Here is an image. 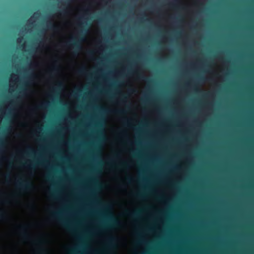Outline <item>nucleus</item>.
<instances>
[{
    "instance_id": "nucleus-12",
    "label": "nucleus",
    "mask_w": 254,
    "mask_h": 254,
    "mask_svg": "<svg viewBox=\"0 0 254 254\" xmlns=\"http://www.w3.org/2000/svg\"><path fill=\"white\" fill-rule=\"evenodd\" d=\"M121 165V166L124 169H127L129 167L128 163L126 161L122 162Z\"/></svg>"
},
{
    "instance_id": "nucleus-7",
    "label": "nucleus",
    "mask_w": 254,
    "mask_h": 254,
    "mask_svg": "<svg viewBox=\"0 0 254 254\" xmlns=\"http://www.w3.org/2000/svg\"><path fill=\"white\" fill-rule=\"evenodd\" d=\"M140 213V211H135L132 213H130L129 211L126 210L125 212V214L127 215L130 216L132 217H135L138 216Z\"/></svg>"
},
{
    "instance_id": "nucleus-19",
    "label": "nucleus",
    "mask_w": 254,
    "mask_h": 254,
    "mask_svg": "<svg viewBox=\"0 0 254 254\" xmlns=\"http://www.w3.org/2000/svg\"><path fill=\"white\" fill-rule=\"evenodd\" d=\"M122 97L123 99H127V96L125 95V94H122Z\"/></svg>"
},
{
    "instance_id": "nucleus-27",
    "label": "nucleus",
    "mask_w": 254,
    "mask_h": 254,
    "mask_svg": "<svg viewBox=\"0 0 254 254\" xmlns=\"http://www.w3.org/2000/svg\"><path fill=\"white\" fill-rule=\"evenodd\" d=\"M85 19L84 16L80 17L79 18V20H82V19Z\"/></svg>"
},
{
    "instance_id": "nucleus-18",
    "label": "nucleus",
    "mask_w": 254,
    "mask_h": 254,
    "mask_svg": "<svg viewBox=\"0 0 254 254\" xmlns=\"http://www.w3.org/2000/svg\"><path fill=\"white\" fill-rule=\"evenodd\" d=\"M29 150H30L29 154H35V152H34V151L32 149H31L30 147H29Z\"/></svg>"
},
{
    "instance_id": "nucleus-23",
    "label": "nucleus",
    "mask_w": 254,
    "mask_h": 254,
    "mask_svg": "<svg viewBox=\"0 0 254 254\" xmlns=\"http://www.w3.org/2000/svg\"><path fill=\"white\" fill-rule=\"evenodd\" d=\"M66 13V11L64 9H63L61 12V14H62V13H64V14H65Z\"/></svg>"
},
{
    "instance_id": "nucleus-35",
    "label": "nucleus",
    "mask_w": 254,
    "mask_h": 254,
    "mask_svg": "<svg viewBox=\"0 0 254 254\" xmlns=\"http://www.w3.org/2000/svg\"><path fill=\"white\" fill-rule=\"evenodd\" d=\"M112 114H113V113H114V110H113V108H112Z\"/></svg>"
},
{
    "instance_id": "nucleus-32",
    "label": "nucleus",
    "mask_w": 254,
    "mask_h": 254,
    "mask_svg": "<svg viewBox=\"0 0 254 254\" xmlns=\"http://www.w3.org/2000/svg\"><path fill=\"white\" fill-rule=\"evenodd\" d=\"M88 11V9H86V10H85V12H86V13H87Z\"/></svg>"
},
{
    "instance_id": "nucleus-10",
    "label": "nucleus",
    "mask_w": 254,
    "mask_h": 254,
    "mask_svg": "<svg viewBox=\"0 0 254 254\" xmlns=\"http://www.w3.org/2000/svg\"><path fill=\"white\" fill-rule=\"evenodd\" d=\"M180 4V2L178 0H175L170 3V5L173 7L177 8Z\"/></svg>"
},
{
    "instance_id": "nucleus-8",
    "label": "nucleus",
    "mask_w": 254,
    "mask_h": 254,
    "mask_svg": "<svg viewBox=\"0 0 254 254\" xmlns=\"http://www.w3.org/2000/svg\"><path fill=\"white\" fill-rule=\"evenodd\" d=\"M36 165L41 167L45 166V162L42 161H40L38 162H35L34 163L30 165L29 167L32 168V167H35Z\"/></svg>"
},
{
    "instance_id": "nucleus-30",
    "label": "nucleus",
    "mask_w": 254,
    "mask_h": 254,
    "mask_svg": "<svg viewBox=\"0 0 254 254\" xmlns=\"http://www.w3.org/2000/svg\"><path fill=\"white\" fill-rule=\"evenodd\" d=\"M52 197H53V198H55L56 197L55 195L54 194L52 195Z\"/></svg>"
},
{
    "instance_id": "nucleus-11",
    "label": "nucleus",
    "mask_w": 254,
    "mask_h": 254,
    "mask_svg": "<svg viewBox=\"0 0 254 254\" xmlns=\"http://www.w3.org/2000/svg\"><path fill=\"white\" fill-rule=\"evenodd\" d=\"M78 72L80 74L82 75H84L87 73V70L85 67L79 69Z\"/></svg>"
},
{
    "instance_id": "nucleus-14",
    "label": "nucleus",
    "mask_w": 254,
    "mask_h": 254,
    "mask_svg": "<svg viewBox=\"0 0 254 254\" xmlns=\"http://www.w3.org/2000/svg\"><path fill=\"white\" fill-rule=\"evenodd\" d=\"M135 196L137 197V198H142L143 197V194H142L141 193H140V192H138V193H136L135 194Z\"/></svg>"
},
{
    "instance_id": "nucleus-24",
    "label": "nucleus",
    "mask_w": 254,
    "mask_h": 254,
    "mask_svg": "<svg viewBox=\"0 0 254 254\" xmlns=\"http://www.w3.org/2000/svg\"><path fill=\"white\" fill-rule=\"evenodd\" d=\"M0 142H1V143L0 144V146L1 147H3V144L2 140L0 138Z\"/></svg>"
},
{
    "instance_id": "nucleus-9",
    "label": "nucleus",
    "mask_w": 254,
    "mask_h": 254,
    "mask_svg": "<svg viewBox=\"0 0 254 254\" xmlns=\"http://www.w3.org/2000/svg\"><path fill=\"white\" fill-rule=\"evenodd\" d=\"M138 77L143 80H145L146 82L148 83H151L152 81V80L151 79L147 78L142 75H139Z\"/></svg>"
},
{
    "instance_id": "nucleus-2",
    "label": "nucleus",
    "mask_w": 254,
    "mask_h": 254,
    "mask_svg": "<svg viewBox=\"0 0 254 254\" xmlns=\"http://www.w3.org/2000/svg\"><path fill=\"white\" fill-rule=\"evenodd\" d=\"M16 188L21 192L31 190L33 188V183L26 179L20 178L16 183Z\"/></svg>"
},
{
    "instance_id": "nucleus-13",
    "label": "nucleus",
    "mask_w": 254,
    "mask_h": 254,
    "mask_svg": "<svg viewBox=\"0 0 254 254\" xmlns=\"http://www.w3.org/2000/svg\"><path fill=\"white\" fill-rule=\"evenodd\" d=\"M5 218V214L1 211H0V220H2Z\"/></svg>"
},
{
    "instance_id": "nucleus-4",
    "label": "nucleus",
    "mask_w": 254,
    "mask_h": 254,
    "mask_svg": "<svg viewBox=\"0 0 254 254\" xmlns=\"http://www.w3.org/2000/svg\"><path fill=\"white\" fill-rule=\"evenodd\" d=\"M52 215H53V217L57 219L61 222V223L62 224V225L64 226V227L67 228H69V225L68 224V223L66 221H65L62 219V218L61 217V213L60 212H54L53 213Z\"/></svg>"
},
{
    "instance_id": "nucleus-29",
    "label": "nucleus",
    "mask_w": 254,
    "mask_h": 254,
    "mask_svg": "<svg viewBox=\"0 0 254 254\" xmlns=\"http://www.w3.org/2000/svg\"><path fill=\"white\" fill-rule=\"evenodd\" d=\"M199 79L200 80H204V78L203 77H199Z\"/></svg>"
},
{
    "instance_id": "nucleus-17",
    "label": "nucleus",
    "mask_w": 254,
    "mask_h": 254,
    "mask_svg": "<svg viewBox=\"0 0 254 254\" xmlns=\"http://www.w3.org/2000/svg\"><path fill=\"white\" fill-rule=\"evenodd\" d=\"M126 180L129 182H131L133 180L132 178L130 177H127Z\"/></svg>"
},
{
    "instance_id": "nucleus-33",
    "label": "nucleus",
    "mask_w": 254,
    "mask_h": 254,
    "mask_svg": "<svg viewBox=\"0 0 254 254\" xmlns=\"http://www.w3.org/2000/svg\"><path fill=\"white\" fill-rule=\"evenodd\" d=\"M208 95H209V94H208V93L205 94V96H207Z\"/></svg>"
},
{
    "instance_id": "nucleus-26",
    "label": "nucleus",
    "mask_w": 254,
    "mask_h": 254,
    "mask_svg": "<svg viewBox=\"0 0 254 254\" xmlns=\"http://www.w3.org/2000/svg\"><path fill=\"white\" fill-rule=\"evenodd\" d=\"M112 14H113V10H112ZM113 18V14H112V18ZM113 29V26L112 25V29ZM113 36L112 35V37ZM113 43V39L112 38V44Z\"/></svg>"
},
{
    "instance_id": "nucleus-25",
    "label": "nucleus",
    "mask_w": 254,
    "mask_h": 254,
    "mask_svg": "<svg viewBox=\"0 0 254 254\" xmlns=\"http://www.w3.org/2000/svg\"><path fill=\"white\" fill-rule=\"evenodd\" d=\"M121 75L123 76H125V73L124 71H122V72H121Z\"/></svg>"
},
{
    "instance_id": "nucleus-5",
    "label": "nucleus",
    "mask_w": 254,
    "mask_h": 254,
    "mask_svg": "<svg viewBox=\"0 0 254 254\" xmlns=\"http://www.w3.org/2000/svg\"><path fill=\"white\" fill-rule=\"evenodd\" d=\"M19 229L22 230V235L23 238L25 240H29L30 239V237L29 235L28 234L27 231H26V226H20Z\"/></svg>"
},
{
    "instance_id": "nucleus-1",
    "label": "nucleus",
    "mask_w": 254,
    "mask_h": 254,
    "mask_svg": "<svg viewBox=\"0 0 254 254\" xmlns=\"http://www.w3.org/2000/svg\"><path fill=\"white\" fill-rule=\"evenodd\" d=\"M84 24H87L86 22H84L79 25L81 27L79 36L78 38H71V40L66 43L67 46H72L76 53L82 49L81 43L84 41L85 36L88 31L87 29L82 25Z\"/></svg>"
},
{
    "instance_id": "nucleus-36",
    "label": "nucleus",
    "mask_w": 254,
    "mask_h": 254,
    "mask_svg": "<svg viewBox=\"0 0 254 254\" xmlns=\"http://www.w3.org/2000/svg\"><path fill=\"white\" fill-rule=\"evenodd\" d=\"M196 91H200V90H196Z\"/></svg>"
},
{
    "instance_id": "nucleus-22",
    "label": "nucleus",
    "mask_w": 254,
    "mask_h": 254,
    "mask_svg": "<svg viewBox=\"0 0 254 254\" xmlns=\"http://www.w3.org/2000/svg\"><path fill=\"white\" fill-rule=\"evenodd\" d=\"M57 70V67L56 66H55V65L53 66V69L52 70L53 71H56Z\"/></svg>"
},
{
    "instance_id": "nucleus-28",
    "label": "nucleus",
    "mask_w": 254,
    "mask_h": 254,
    "mask_svg": "<svg viewBox=\"0 0 254 254\" xmlns=\"http://www.w3.org/2000/svg\"><path fill=\"white\" fill-rule=\"evenodd\" d=\"M39 15H40V13H39V12L35 13V15H36V16H39Z\"/></svg>"
},
{
    "instance_id": "nucleus-15",
    "label": "nucleus",
    "mask_w": 254,
    "mask_h": 254,
    "mask_svg": "<svg viewBox=\"0 0 254 254\" xmlns=\"http://www.w3.org/2000/svg\"><path fill=\"white\" fill-rule=\"evenodd\" d=\"M34 243H35L37 245H41L42 244L43 241L41 240H36L34 241Z\"/></svg>"
},
{
    "instance_id": "nucleus-3",
    "label": "nucleus",
    "mask_w": 254,
    "mask_h": 254,
    "mask_svg": "<svg viewBox=\"0 0 254 254\" xmlns=\"http://www.w3.org/2000/svg\"><path fill=\"white\" fill-rule=\"evenodd\" d=\"M113 133V123L112 122V134ZM113 158V149L112 148V158ZM113 169V161L112 160V169ZM113 179V177L112 176V179ZM113 191V187H112V192ZM114 202L113 200V197H112V230L113 229L114 226V222L115 219V215L114 212ZM114 237L113 234H112V254H113V249L114 247Z\"/></svg>"
},
{
    "instance_id": "nucleus-31",
    "label": "nucleus",
    "mask_w": 254,
    "mask_h": 254,
    "mask_svg": "<svg viewBox=\"0 0 254 254\" xmlns=\"http://www.w3.org/2000/svg\"><path fill=\"white\" fill-rule=\"evenodd\" d=\"M57 63H58V61H57V60H56V61H55V62H54V63H55V64H57Z\"/></svg>"
},
{
    "instance_id": "nucleus-20",
    "label": "nucleus",
    "mask_w": 254,
    "mask_h": 254,
    "mask_svg": "<svg viewBox=\"0 0 254 254\" xmlns=\"http://www.w3.org/2000/svg\"><path fill=\"white\" fill-rule=\"evenodd\" d=\"M38 108L39 109H43L44 108V104H42L40 105V106H38Z\"/></svg>"
},
{
    "instance_id": "nucleus-6",
    "label": "nucleus",
    "mask_w": 254,
    "mask_h": 254,
    "mask_svg": "<svg viewBox=\"0 0 254 254\" xmlns=\"http://www.w3.org/2000/svg\"><path fill=\"white\" fill-rule=\"evenodd\" d=\"M48 28L51 30L56 31L58 29V27L51 21H48L47 24Z\"/></svg>"
},
{
    "instance_id": "nucleus-34",
    "label": "nucleus",
    "mask_w": 254,
    "mask_h": 254,
    "mask_svg": "<svg viewBox=\"0 0 254 254\" xmlns=\"http://www.w3.org/2000/svg\"><path fill=\"white\" fill-rule=\"evenodd\" d=\"M125 124L128 125V122L127 121L126 122Z\"/></svg>"
},
{
    "instance_id": "nucleus-16",
    "label": "nucleus",
    "mask_w": 254,
    "mask_h": 254,
    "mask_svg": "<svg viewBox=\"0 0 254 254\" xmlns=\"http://www.w3.org/2000/svg\"><path fill=\"white\" fill-rule=\"evenodd\" d=\"M94 53L93 51H89L88 52V54L90 56H93Z\"/></svg>"
},
{
    "instance_id": "nucleus-21",
    "label": "nucleus",
    "mask_w": 254,
    "mask_h": 254,
    "mask_svg": "<svg viewBox=\"0 0 254 254\" xmlns=\"http://www.w3.org/2000/svg\"><path fill=\"white\" fill-rule=\"evenodd\" d=\"M113 73V71H112V74ZM112 87H113V84H114V81H113V75L112 74ZM113 97V94L112 93V98Z\"/></svg>"
}]
</instances>
